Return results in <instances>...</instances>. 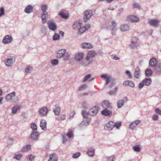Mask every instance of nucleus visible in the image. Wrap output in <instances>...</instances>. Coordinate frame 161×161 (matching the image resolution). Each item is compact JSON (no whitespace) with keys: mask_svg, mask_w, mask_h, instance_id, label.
Masks as SVG:
<instances>
[{"mask_svg":"<svg viewBox=\"0 0 161 161\" xmlns=\"http://www.w3.org/2000/svg\"><path fill=\"white\" fill-rule=\"evenodd\" d=\"M97 52L94 50H91L88 52V54L89 56H87L86 58V60L87 61L81 62V64L84 66H88L92 62L93 59H91L90 57H94L97 54Z\"/></svg>","mask_w":161,"mask_h":161,"instance_id":"1","label":"nucleus"},{"mask_svg":"<svg viewBox=\"0 0 161 161\" xmlns=\"http://www.w3.org/2000/svg\"><path fill=\"white\" fill-rule=\"evenodd\" d=\"M84 14L83 20L85 22L89 20L93 15V12L92 10H87L84 12Z\"/></svg>","mask_w":161,"mask_h":161,"instance_id":"2","label":"nucleus"},{"mask_svg":"<svg viewBox=\"0 0 161 161\" xmlns=\"http://www.w3.org/2000/svg\"><path fill=\"white\" fill-rule=\"evenodd\" d=\"M39 136V134L36 131H32L29 138L32 141L37 140Z\"/></svg>","mask_w":161,"mask_h":161,"instance_id":"3","label":"nucleus"},{"mask_svg":"<svg viewBox=\"0 0 161 161\" xmlns=\"http://www.w3.org/2000/svg\"><path fill=\"white\" fill-rule=\"evenodd\" d=\"M13 41V38L10 35H6L3 38V42L4 44L11 43Z\"/></svg>","mask_w":161,"mask_h":161,"instance_id":"4","label":"nucleus"},{"mask_svg":"<svg viewBox=\"0 0 161 161\" xmlns=\"http://www.w3.org/2000/svg\"><path fill=\"white\" fill-rule=\"evenodd\" d=\"M84 56V54L82 53H76L75 55V59L76 61L77 62H80V64H81V62H84V61H82Z\"/></svg>","mask_w":161,"mask_h":161,"instance_id":"5","label":"nucleus"},{"mask_svg":"<svg viewBox=\"0 0 161 161\" xmlns=\"http://www.w3.org/2000/svg\"><path fill=\"white\" fill-rule=\"evenodd\" d=\"M15 59L14 57H11L7 58L5 61V63L6 66L8 67L11 66L15 62Z\"/></svg>","mask_w":161,"mask_h":161,"instance_id":"6","label":"nucleus"},{"mask_svg":"<svg viewBox=\"0 0 161 161\" xmlns=\"http://www.w3.org/2000/svg\"><path fill=\"white\" fill-rule=\"evenodd\" d=\"M99 108L98 106H95L90 109L89 111V115L91 116L95 115L98 112Z\"/></svg>","mask_w":161,"mask_h":161,"instance_id":"7","label":"nucleus"},{"mask_svg":"<svg viewBox=\"0 0 161 161\" xmlns=\"http://www.w3.org/2000/svg\"><path fill=\"white\" fill-rule=\"evenodd\" d=\"M48 110L46 107L41 108L38 111L39 114L41 116H44L47 115Z\"/></svg>","mask_w":161,"mask_h":161,"instance_id":"8","label":"nucleus"},{"mask_svg":"<svg viewBox=\"0 0 161 161\" xmlns=\"http://www.w3.org/2000/svg\"><path fill=\"white\" fill-rule=\"evenodd\" d=\"M82 24V20L80 19L77 20L75 22L73 25V28L75 30H79L81 27V25Z\"/></svg>","mask_w":161,"mask_h":161,"instance_id":"9","label":"nucleus"},{"mask_svg":"<svg viewBox=\"0 0 161 161\" xmlns=\"http://www.w3.org/2000/svg\"><path fill=\"white\" fill-rule=\"evenodd\" d=\"M128 101L127 97H124L122 100H119L117 103V107L118 108H121L124 104L125 103H126Z\"/></svg>","mask_w":161,"mask_h":161,"instance_id":"10","label":"nucleus"},{"mask_svg":"<svg viewBox=\"0 0 161 161\" xmlns=\"http://www.w3.org/2000/svg\"><path fill=\"white\" fill-rule=\"evenodd\" d=\"M153 68V71L156 75H160L161 74V65L158 64Z\"/></svg>","mask_w":161,"mask_h":161,"instance_id":"11","label":"nucleus"},{"mask_svg":"<svg viewBox=\"0 0 161 161\" xmlns=\"http://www.w3.org/2000/svg\"><path fill=\"white\" fill-rule=\"evenodd\" d=\"M159 21L158 20L156 19H151L149 22V24L154 27H158V26Z\"/></svg>","mask_w":161,"mask_h":161,"instance_id":"12","label":"nucleus"},{"mask_svg":"<svg viewBox=\"0 0 161 161\" xmlns=\"http://www.w3.org/2000/svg\"><path fill=\"white\" fill-rule=\"evenodd\" d=\"M138 38L137 37H134L132 39L131 43L130 45V47L134 48L138 46L139 44L137 42Z\"/></svg>","mask_w":161,"mask_h":161,"instance_id":"13","label":"nucleus"},{"mask_svg":"<svg viewBox=\"0 0 161 161\" xmlns=\"http://www.w3.org/2000/svg\"><path fill=\"white\" fill-rule=\"evenodd\" d=\"M90 24H86L83 27H81L79 30L78 34L80 35H82L85 31L90 27Z\"/></svg>","mask_w":161,"mask_h":161,"instance_id":"14","label":"nucleus"},{"mask_svg":"<svg viewBox=\"0 0 161 161\" xmlns=\"http://www.w3.org/2000/svg\"><path fill=\"white\" fill-rule=\"evenodd\" d=\"M66 52L67 51L65 49H62L58 50L57 53V58L58 59L62 58L64 53H66Z\"/></svg>","mask_w":161,"mask_h":161,"instance_id":"15","label":"nucleus"},{"mask_svg":"<svg viewBox=\"0 0 161 161\" xmlns=\"http://www.w3.org/2000/svg\"><path fill=\"white\" fill-rule=\"evenodd\" d=\"M116 30V23L114 20H113L111 26V32L113 35H115Z\"/></svg>","mask_w":161,"mask_h":161,"instance_id":"16","label":"nucleus"},{"mask_svg":"<svg viewBox=\"0 0 161 161\" xmlns=\"http://www.w3.org/2000/svg\"><path fill=\"white\" fill-rule=\"evenodd\" d=\"M127 20L128 21L131 22H137L139 20V18L134 15H130L127 18Z\"/></svg>","mask_w":161,"mask_h":161,"instance_id":"17","label":"nucleus"},{"mask_svg":"<svg viewBox=\"0 0 161 161\" xmlns=\"http://www.w3.org/2000/svg\"><path fill=\"white\" fill-rule=\"evenodd\" d=\"M114 127V122L110 121L107 123L104 126L105 130H111Z\"/></svg>","mask_w":161,"mask_h":161,"instance_id":"18","label":"nucleus"},{"mask_svg":"<svg viewBox=\"0 0 161 161\" xmlns=\"http://www.w3.org/2000/svg\"><path fill=\"white\" fill-rule=\"evenodd\" d=\"M158 64L157 63V60L154 58H151L149 61V66L151 67H153Z\"/></svg>","mask_w":161,"mask_h":161,"instance_id":"19","label":"nucleus"},{"mask_svg":"<svg viewBox=\"0 0 161 161\" xmlns=\"http://www.w3.org/2000/svg\"><path fill=\"white\" fill-rule=\"evenodd\" d=\"M47 25L49 29L50 30L54 31L56 30L57 26L54 23L51 21H48Z\"/></svg>","mask_w":161,"mask_h":161,"instance_id":"20","label":"nucleus"},{"mask_svg":"<svg viewBox=\"0 0 161 161\" xmlns=\"http://www.w3.org/2000/svg\"><path fill=\"white\" fill-rule=\"evenodd\" d=\"M101 114L105 116H110L112 115V112L107 108H105L101 112Z\"/></svg>","mask_w":161,"mask_h":161,"instance_id":"21","label":"nucleus"},{"mask_svg":"<svg viewBox=\"0 0 161 161\" xmlns=\"http://www.w3.org/2000/svg\"><path fill=\"white\" fill-rule=\"evenodd\" d=\"M140 122V120H135L130 124L129 128L133 130Z\"/></svg>","mask_w":161,"mask_h":161,"instance_id":"22","label":"nucleus"},{"mask_svg":"<svg viewBox=\"0 0 161 161\" xmlns=\"http://www.w3.org/2000/svg\"><path fill=\"white\" fill-rule=\"evenodd\" d=\"M40 126L41 129L43 130H45L47 129V122L46 120L42 119L40 122Z\"/></svg>","mask_w":161,"mask_h":161,"instance_id":"23","label":"nucleus"},{"mask_svg":"<svg viewBox=\"0 0 161 161\" xmlns=\"http://www.w3.org/2000/svg\"><path fill=\"white\" fill-rule=\"evenodd\" d=\"M44 12H42L41 14V18L42 19V23L44 24L46 22L48 18V14L44 13Z\"/></svg>","mask_w":161,"mask_h":161,"instance_id":"24","label":"nucleus"},{"mask_svg":"<svg viewBox=\"0 0 161 161\" xmlns=\"http://www.w3.org/2000/svg\"><path fill=\"white\" fill-rule=\"evenodd\" d=\"M129 26L127 24H122L120 25V29L122 32H125L129 30Z\"/></svg>","mask_w":161,"mask_h":161,"instance_id":"25","label":"nucleus"},{"mask_svg":"<svg viewBox=\"0 0 161 161\" xmlns=\"http://www.w3.org/2000/svg\"><path fill=\"white\" fill-rule=\"evenodd\" d=\"M140 70L138 67H137L135 69L134 76L135 78L138 79L140 77Z\"/></svg>","mask_w":161,"mask_h":161,"instance_id":"26","label":"nucleus"},{"mask_svg":"<svg viewBox=\"0 0 161 161\" xmlns=\"http://www.w3.org/2000/svg\"><path fill=\"white\" fill-rule=\"evenodd\" d=\"M102 107L104 108H110L112 107L111 103L108 101H104L102 103Z\"/></svg>","mask_w":161,"mask_h":161,"instance_id":"27","label":"nucleus"},{"mask_svg":"<svg viewBox=\"0 0 161 161\" xmlns=\"http://www.w3.org/2000/svg\"><path fill=\"white\" fill-rule=\"evenodd\" d=\"M33 11V8L32 6L31 5L27 6L25 8L24 11L27 14H30Z\"/></svg>","mask_w":161,"mask_h":161,"instance_id":"28","label":"nucleus"},{"mask_svg":"<svg viewBox=\"0 0 161 161\" xmlns=\"http://www.w3.org/2000/svg\"><path fill=\"white\" fill-rule=\"evenodd\" d=\"M81 46L83 48L90 49L92 48L93 47L91 43L85 42L81 43Z\"/></svg>","mask_w":161,"mask_h":161,"instance_id":"29","label":"nucleus"},{"mask_svg":"<svg viewBox=\"0 0 161 161\" xmlns=\"http://www.w3.org/2000/svg\"><path fill=\"white\" fill-rule=\"evenodd\" d=\"M143 81H144V85L148 86L150 85L152 83V79L150 78H147L143 80Z\"/></svg>","mask_w":161,"mask_h":161,"instance_id":"30","label":"nucleus"},{"mask_svg":"<svg viewBox=\"0 0 161 161\" xmlns=\"http://www.w3.org/2000/svg\"><path fill=\"white\" fill-rule=\"evenodd\" d=\"M91 74H88L86 75L82 80L83 82H85L87 81H90L93 80L94 78H91Z\"/></svg>","mask_w":161,"mask_h":161,"instance_id":"31","label":"nucleus"},{"mask_svg":"<svg viewBox=\"0 0 161 161\" xmlns=\"http://www.w3.org/2000/svg\"><path fill=\"white\" fill-rule=\"evenodd\" d=\"M153 73V71L150 69H147L145 70V74L147 77H149L151 76Z\"/></svg>","mask_w":161,"mask_h":161,"instance_id":"32","label":"nucleus"},{"mask_svg":"<svg viewBox=\"0 0 161 161\" xmlns=\"http://www.w3.org/2000/svg\"><path fill=\"white\" fill-rule=\"evenodd\" d=\"M31 148V145H27L21 149V151L23 152H26L29 150H30Z\"/></svg>","mask_w":161,"mask_h":161,"instance_id":"33","label":"nucleus"},{"mask_svg":"<svg viewBox=\"0 0 161 161\" xmlns=\"http://www.w3.org/2000/svg\"><path fill=\"white\" fill-rule=\"evenodd\" d=\"M94 149L91 147L88 149L87 154L89 156L93 157L94 154Z\"/></svg>","mask_w":161,"mask_h":161,"instance_id":"34","label":"nucleus"},{"mask_svg":"<svg viewBox=\"0 0 161 161\" xmlns=\"http://www.w3.org/2000/svg\"><path fill=\"white\" fill-rule=\"evenodd\" d=\"M58 158L57 155L55 154H51L50 158L48 161H57Z\"/></svg>","mask_w":161,"mask_h":161,"instance_id":"35","label":"nucleus"},{"mask_svg":"<svg viewBox=\"0 0 161 161\" xmlns=\"http://www.w3.org/2000/svg\"><path fill=\"white\" fill-rule=\"evenodd\" d=\"M53 111L56 115H58L60 113V108L59 107H55L53 108Z\"/></svg>","mask_w":161,"mask_h":161,"instance_id":"36","label":"nucleus"},{"mask_svg":"<svg viewBox=\"0 0 161 161\" xmlns=\"http://www.w3.org/2000/svg\"><path fill=\"white\" fill-rule=\"evenodd\" d=\"M69 58L70 55L69 54L66 52V53H64V55L62 57V58H63L65 61H67L69 60Z\"/></svg>","mask_w":161,"mask_h":161,"instance_id":"37","label":"nucleus"},{"mask_svg":"<svg viewBox=\"0 0 161 161\" xmlns=\"http://www.w3.org/2000/svg\"><path fill=\"white\" fill-rule=\"evenodd\" d=\"M20 107L19 106L16 105L14 106L12 109V113L13 114H16L17 111L19 110Z\"/></svg>","mask_w":161,"mask_h":161,"instance_id":"38","label":"nucleus"},{"mask_svg":"<svg viewBox=\"0 0 161 161\" xmlns=\"http://www.w3.org/2000/svg\"><path fill=\"white\" fill-rule=\"evenodd\" d=\"M87 87V86L86 84L82 85L78 87V91H81L83 90H84L86 89Z\"/></svg>","mask_w":161,"mask_h":161,"instance_id":"39","label":"nucleus"},{"mask_svg":"<svg viewBox=\"0 0 161 161\" xmlns=\"http://www.w3.org/2000/svg\"><path fill=\"white\" fill-rule=\"evenodd\" d=\"M33 70V68L30 66H27L25 69V71L26 73H30Z\"/></svg>","mask_w":161,"mask_h":161,"instance_id":"40","label":"nucleus"},{"mask_svg":"<svg viewBox=\"0 0 161 161\" xmlns=\"http://www.w3.org/2000/svg\"><path fill=\"white\" fill-rule=\"evenodd\" d=\"M31 127L32 131H37V126L35 123H31Z\"/></svg>","mask_w":161,"mask_h":161,"instance_id":"41","label":"nucleus"},{"mask_svg":"<svg viewBox=\"0 0 161 161\" xmlns=\"http://www.w3.org/2000/svg\"><path fill=\"white\" fill-rule=\"evenodd\" d=\"M47 9V5H42L41 7V9L42 11V12H44V13H47L46 11V10Z\"/></svg>","mask_w":161,"mask_h":161,"instance_id":"42","label":"nucleus"},{"mask_svg":"<svg viewBox=\"0 0 161 161\" xmlns=\"http://www.w3.org/2000/svg\"><path fill=\"white\" fill-rule=\"evenodd\" d=\"M73 132L71 130H69L68 133L67 134V136L69 138H71L73 136Z\"/></svg>","mask_w":161,"mask_h":161,"instance_id":"43","label":"nucleus"},{"mask_svg":"<svg viewBox=\"0 0 161 161\" xmlns=\"http://www.w3.org/2000/svg\"><path fill=\"white\" fill-rule=\"evenodd\" d=\"M51 63L53 66L57 65L58 63V61L57 59H54L51 61Z\"/></svg>","mask_w":161,"mask_h":161,"instance_id":"44","label":"nucleus"},{"mask_svg":"<svg viewBox=\"0 0 161 161\" xmlns=\"http://www.w3.org/2000/svg\"><path fill=\"white\" fill-rule=\"evenodd\" d=\"M121 125V122H118L116 123L114 122V127H115L117 129H118Z\"/></svg>","mask_w":161,"mask_h":161,"instance_id":"45","label":"nucleus"},{"mask_svg":"<svg viewBox=\"0 0 161 161\" xmlns=\"http://www.w3.org/2000/svg\"><path fill=\"white\" fill-rule=\"evenodd\" d=\"M59 14L62 18L65 19L67 18L68 17V15L66 14L65 13L62 12H60Z\"/></svg>","mask_w":161,"mask_h":161,"instance_id":"46","label":"nucleus"},{"mask_svg":"<svg viewBox=\"0 0 161 161\" xmlns=\"http://www.w3.org/2000/svg\"><path fill=\"white\" fill-rule=\"evenodd\" d=\"M133 149L134 151L136 152H139L141 150L140 147L138 145L133 146Z\"/></svg>","mask_w":161,"mask_h":161,"instance_id":"47","label":"nucleus"},{"mask_svg":"<svg viewBox=\"0 0 161 161\" xmlns=\"http://www.w3.org/2000/svg\"><path fill=\"white\" fill-rule=\"evenodd\" d=\"M82 114L85 118H87L89 114V113H88L86 111L83 110L82 111Z\"/></svg>","mask_w":161,"mask_h":161,"instance_id":"48","label":"nucleus"},{"mask_svg":"<svg viewBox=\"0 0 161 161\" xmlns=\"http://www.w3.org/2000/svg\"><path fill=\"white\" fill-rule=\"evenodd\" d=\"M117 90V87H115L114 90L113 91H110L108 92V94L110 95H114L115 94Z\"/></svg>","mask_w":161,"mask_h":161,"instance_id":"49","label":"nucleus"},{"mask_svg":"<svg viewBox=\"0 0 161 161\" xmlns=\"http://www.w3.org/2000/svg\"><path fill=\"white\" fill-rule=\"evenodd\" d=\"M109 75H108L107 74H103L101 76V77L103 80H106V79L109 78Z\"/></svg>","mask_w":161,"mask_h":161,"instance_id":"50","label":"nucleus"},{"mask_svg":"<svg viewBox=\"0 0 161 161\" xmlns=\"http://www.w3.org/2000/svg\"><path fill=\"white\" fill-rule=\"evenodd\" d=\"M35 157L32 155H30L27 157L28 161H34Z\"/></svg>","mask_w":161,"mask_h":161,"instance_id":"51","label":"nucleus"},{"mask_svg":"<svg viewBox=\"0 0 161 161\" xmlns=\"http://www.w3.org/2000/svg\"><path fill=\"white\" fill-rule=\"evenodd\" d=\"M60 36L57 34L55 33L53 37V39L54 41H56L59 39Z\"/></svg>","mask_w":161,"mask_h":161,"instance_id":"52","label":"nucleus"},{"mask_svg":"<svg viewBox=\"0 0 161 161\" xmlns=\"http://www.w3.org/2000/svg\"><path fill=\"white\" fill-rule=\"evenodd\" d=\"M107 161H114L115 156L114 155H113L110 157H107Z\"/></svg>","mask_w":161,"mask_h":161,"instance_id":"53","label":"nucleus"},{"mask_svg":"<svg viewBox=\"0 0 161 161\" xmlns=\"http://www.w3.org/2000/svg\"><path fill=\"white\" fill-rule=\"evenodd\" d=\"M133 8H137L139 9H140V7L139 4L135 3L133 4Z\"/></svg>","mask_w":161,"mask_h":161,"instance_id":"54","label":"nucleus"},{"mask_svg":"<svg viewBox=\"0 0 161 161\" xmlns=\"http://www.w3.org/2000/svg\"><path fill=\"white\" fill-rule=\"evenodd\" d=\"M12 99V98L11 97L10 95L9 94H7L5 97V99L7 102L10 101Z\"/></svg>","mask_w":161,"mask_h":161,"instance_id":"55","label":"nucleus"},{"mask_svg":"<svg viewBox=\"0 0 161 161\" xmlns=\"http://www.w3.org/2000/svg\"><path fill=\"white\" fill-rule=\"evenodd\" d=\"M126 74L127 75L129 79H131L132 76L129 70H126L125 72Z\"/></svg>","mask_w":161,"mask_h":161,"instance_id":"56","label":"nucleus"},{"mask_svg":"<svg viewBox=\"0 0 161 161\" xmlns=\"http://www.w3.org/2000/svg\"><path fill=\"white\" fill-rule=\"evenodd\" d=\"M80 155V153L79 152L73 154L72 155V157L74 158H77L79 157Z\"/></svg>","mask_w":161,"mask_h":161,"instance_id":"57","label":"nucleus"},{"mask_svg":"<svg viewBox=\"0 0 161 161\" xmlns=\"http://www.w3.org/2000/svg\"><path fill=\"white\" fill-rule=\"evenodd\" d=\"M111 57L112 59L118 60L119 59V58L117 57L116 55L113 54L111 55Z\"/></svg>","mask_w":161,"mask_h":161,"instance_id":"58","label":"nucleus"},{"mask_svg":"<svg viewBox=\"0 0 161 161\" xmlns=\"http://www.w3.org/2000/svg\"><path fill=\"white\" fill-rule=\"evenodd\" d=\"M4 14V9L3 7L0 8V16H2Z\"/></svg>","mask_w":161,"mask_h":161,"instance_id":"59","label":"nucleus"},{"mask_svg":"<svg viewBox=\"0 0 161 161\" xmlns=\"http://www.w3.org/2000/svg\"><path fill=\"white\" fill-rule=\"evenodd\" d=\"M144 81L142 80L138 85V87L139 89L142 88L144 86Z\"/></svg>","mask_w":161,"mask_h":161,"instance_id":"60","label":"nucleus"},{"mask_svg":"<svg viewBox=\"0 0 161 161\" xmlns=\"http://www.w3.org/2000/svg\"><path fill=\"white\" fill-rule=\"evenodd\" d=\"M82 107L84 109H86L87 108V104L86 102L84 101L83 102L82 104Z\"/></svg>","mask_w":161,"mask_h":161,"instance_id":"61","label":"nucleus"},{"mask_svg":"<svg viewBox=\"0 0 161 161\" xmlns=\"http://www.w3.org/2000/svg\"><path fill=\"white\" fill-rule=\"evenodd\" d=\"M129 86H130V87H134L135 86L134 83L131 81L129 80Z\"/></svg>","mask_w":161,"mask_h":161,"instance_id":"62","label":"nucleus"},{"mask_svg":"<svg viewBox=\"0 0 161 161\" xmlns=\"http://www.w3.org/2000/svg\"><path fill=\"white\" fill-rule=\"evenodd\" d=\"M129 80H126L124 82L123 85L124 86H129Z\"/></svg>","mask_w":161,"mask_h":161,"instance_id":"63","label":"nucleus"},{"mask_svg":"<svg viewBox=\"0 0 161 161\" xmlns=\"http://www.w3.org/2000/svg\"><path fill=\"white\" fill-rule=\"evenodd\" d=\"M155 112L156 114L161 115V110H160L159 108H156L155 110Z\"/></svg>","mask_w":161,"mask_h":161,"instance_id":"64","label":"nucleus"}]
</instances>
